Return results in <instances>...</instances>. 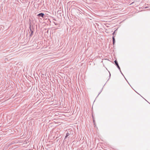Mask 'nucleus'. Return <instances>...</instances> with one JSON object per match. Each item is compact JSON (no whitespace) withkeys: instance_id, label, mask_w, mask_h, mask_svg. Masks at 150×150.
Returning <instances> with one entry per match:
<instances>
[{"instance_id":"1","label":"nucleus","mask_w":150,"mask_h":150,"mask_svg":"<svg viewBox=\"0 0 150 150\" xmlns=\"http://www.w3.org/2000/svg\"><path fill=\"white\" fill-rule=\"evenodd\" d=\"M115 30L114 31V32L112 34L113 35V36L112 37V39H113V44L114 45L115 43V35H114L115 33Z\"/></svg>"},{"instance_id":"2","label":"nucleus","mask_w":150,"mask_h":150,"mask_svg":"<svg viewBox=\"0 0 150 150\" xmlns=\"http://www.w3.org/2000/svg\"><path fill=\"white\" fill-rule=\"evenodd\" d=\"M44 14L41 13L38 14V16H41L43 18L44 17Z\"/></svg>"},{"instance_id":"3","label":"nucleus","mask_w":150,"mask_h":150,"mask_svg":"<svg viewBox=\"0 0 150 150\" xmlns=\"http://www.w3.org/2000/svg\"><path fill=\"white\" fill-rule=\"evenodd\" d=\"M115 62L116 65V66L118 67V68L119 69H120V67H119V66L118 65V64L117 61L116 60H115Z\"/></svg>"},{"instance_id":"4","label":"nucleus","mask_w":150,"mask_h":150,"mask_svg":"<svg viewBox=\"0 0 150 150\" xmlns=\"http://www.w3.org/2000/svg\"><path fill=\"white\" fill-rule=\"evenodd\" d=\"M68 135H69V134H68V133H67V134H66V136L65 137V138L67 137V136H68Z\"/></svg>"}]
</instances>
